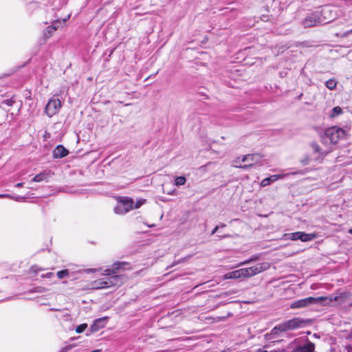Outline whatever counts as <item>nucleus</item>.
I'll return each instance as SVG.
<instances>
[{
    "label": "nucleus",
    "mask_w": 352,
    "mask_h": 352,
    "mask_svg": "<svg viewBox=\"0 0 352 352\" xmlns=\"http://www.w3.org/2000/svg\"><path fill=\"white\" fill-rule=\"evenodd\" d=\"M92 287L94 289H105L106 285L103 278L96 280L92 283Z\"/></svg>",
    "instance_id": "18"
},
{
    "label": "nucleus",
    "mask_w": 352,
    "mask_h": 352,
    "mask_svg": "<svg viewBox=\"0 0 352 352\" xmlns=\"http://www.w3.org/2000/svg\"><path fill=\"white\" fill-rule=\"evenodd\" d=\"M314 160L309 156H305L302 159L300 160V162L302 165L306 166L310 164V162Z\"/></svg>",
    "instance_id": "24"
},
{
    "label": "nucleus",
    "mask_w": 352,
    "mask_h": 352,
    "mask_svg": "<svg viewBox=\"0 0 352 352\" xmlns=\"http://www.w3.org/2000/svg\"><path fill=\"white\" fill-rule=\"evenodd\" d=\"M258 258L259 257H258V255H254L250 258H249L248 260H246V261H243V263H240V265H242L250 263H251L252 261L258 260Z\"/></svg>",
    "instance_id": "27"
},
{
    "label": "nucleus",
    "mask_w": 352,
    "mask_h": 352,
    "mask_svg": "<svg viewBox=\"0 0 352 352\" xmlns=\"http://www.w3.org/2000/svg\"><path fill=\"white\" fill-rule=\"evenodd\" d=\"M31 270L34 272H37L38 270H41L40 269L38 268L37 266L34 265V266H32L31 267Z\"/></svg>",
    "instance_id": "33"
},
{
    "label": "nucleus",
    "mask_w": 352,
    "mask_h": 352,
    "mask_svg": "<svg viewBox=\"0 0 352 352\" xmlns=\"http://www.w3.org/2000/svg\"><path fill=\"white\" fill-rule=\"evenodd\" d=\"M62 22L59 20L54 21L51 25H49L44 32V36L46 38H50L54 32L58 30Z\"/></svg>",
    "instance_id": "13"
},
{
    "label": "nucleus",
    "mask_w": 352,
    "mask_h": 352,
    "mask_svg": "<svg viewBox=\"0 0 352 352\" xmlns=\"http://www.w3.org/2000/svg\"><path fill=\"white\" fill-rule=\"evenodd\" d=\"M228 235H224L223 237L225 238V237H228Z\"/></svg>",
    "instance_id": "42"
},
{
    "label": "nucleus",
    "mask_w": 352,
    "mask_h": 352,
    "mask_svg": "<svg viewBox=\"0 0 352 352\" xmlns=\"http://www.w3.org/2000/svg\"><path fill=\"white\" fill-rule=\"evenodd\" d=\"M351 32H352V29H351L350 31H349V32H347L344 33V36H346V35H348L349 34H350V33H351Z\"/></svg>",
    "instance_id": "38"
},
{
    "label": "nucleus",
    "mask_w": 352,
    "mask_h": 352,
    "mask_svg": "<svg viewBox=\"0 0 352 352\" xmlns=\"http://www.w3.org/2000/svg\"><path fill=\"white\" fill-rule=\"evenodd\" d=\"M52 172L50 170H45L41 173L36 175L32 179V182H41L43 181H47L48 178L51 176Z\"/></svg>",
    "instance_id": "14"
},
{
    "label": "nucleus",
    "mask_w": 352,
    "mask_h": 352,
    "mask_svg": "<svg viewBox=\"0 0 352 352\" xmlns=\"http://www.w3.org/2000/svg\"><path fill=\"white\" fill-rule=\"evenodd\" d=\"M307 323V321L300 318H294L280 324V327L283 331H287L289 330H294L303 327Z\"/></svg>",
    "instance_id": "9"
},
{
    "label": "nucleus",
    "mask_w": 352,
    "mask_h": 352,
    "mask_svg": "<svg viewBox=\"0 0 352 352\" xmlns=\"http://www.w3.org/2000/svg\"><path fill=\"white\" fill-rule=\"evenodd\" d=\"M349 233L352 234V229L349 230Z\"/></svg>",
    "instance_id": "40"
},
{
    "label": "nucleus",
    "mask_w": 352,
    "mask_h": 352,
    "mask_svg": "<svg viewBox=\"0 0 352 352\" xmlns=\"http://www.w3.org/2000/svg\"><path fill=\"white\" fill-rule=\"evenodd\" d=\"M286 239L296 241L300 239L301 241L306 242L310 241L316 237L314 233H305L303 232H296L292 233H287L284 235Z\"/></svg>",
    "instance_id": "10"
},
{
    "label": "nucleus",
    "mask_w": 352,
    "mask_h": 352,
    "mask_svg": "<svg viewBox=\"0 0 352 352\" xmlns=\"http://www.w3.org/2000/svg\"><path fill=\"white\" fill-rule=\"evenodd\" d=\"M23 184H24V183L21 182V183L16 184L15 186L17 188H21V187L23 186Z\"/></svg>",
    "instance_id": "36"
},
{
    "label": "nucleus",
    "mask_w": 352,
    "mask_h": 352,
    "mask_svg": "<svg viewBox=\"0 0 352 352\" xmlns=\"http://www.w3.org/2000/svg\"><path fill=\"white\" fill-rule=\"evenodd\" d=\"M67 19H63V22L66 21V20H67Z\"/></svg>",
    "instance_id": "41"
},
{
    "label": "nucleus",
    "mask_w": 352,
    "mask_h": 352,
    "mask_svg": "<svg viewBox=\"0 0 352 352\" xmlns=\"http://www.w3.org/2000/svg\"><path fill=\"white\" fill-rule=\"evenodd\" d=\"M48 289L44 287H34V289H32L31 290L32 292H38V293H42V292H47Z\"/></svg>",
    "instance_id": "26"
},
{
    "label": "nucleus",
    "mask_w": 352,
    "mask_h": 352,
    "mask_svg": "<svg viewBox=\"0 0 352 352\" xmlns=\"http://www.w3.org/2000/svg\"><path fill=\"white\" fill-rule=\"evenodd\" d=\"M73 347L72 345H68L65 346L60 349V352H67L69 350H70Z\"/></svg>",
    "instance_id": "31"
},
{
    "label": "nucleus",
    "mask_w": 352,
    "mask_h": 352,
    "mask_svg": "<svg viewBox=\"0 0 352 352\" xmlns=\"http://www.w3.org/2000/svg\"><path fill=\"white\" fill-rule=\"evenodd\" d=\"M327 300V298L325 296H320V297H307L305 298L299 299L298 300L294 301L290 304L291 309H305L309 307L314 305L322 304L324 301Z\"/></svg>",
    "instance_id": "6"
},
{
    "label": "nucleus",
    "mask_w": 352,
    "mask_h": 352,
    "mask_svg": "<svg viewBox=\"0 0 352 352\" xmlns=\"http://www.w3.org/2000/svg\"><path fill=\"white\" fill-rule=\"evenodd\" d=\"M337 84H338V82L335 79H333V78L327 80L325 82L326 87L330 90L335 89L337 86Z\"/></svg>",
    "instance_id": "19"
},
{
    "label": "nucleus",
    "mask_w": 352,
    "mask_h": 352,
    "mask_svg": "<svg viewBox=\"0 0 352 352\" xmlns=\"http://www.w3.org/2000/svg\"><path fill=\"white\" fill-rule=\"evenodd\" d=\"M331 12L330 7L324 6L320 12L316 11L309 14L302 21V23L305 28L328 23L331 21V19L328 18L327 15Z\"/></svg>",
    "instance_id": "2"
},
{
    "label": "nucleus",
    "mask_w": 352,
    "mask_h": 352,
    "mask_svg": "<svg viewBox=\"0 0 352 352\" xmlns=\"http://www.w3.org/2000/svg\"><path fill=\"white\" fill-rule=\"evenodd\" d=\"M69 151L63 146L58 145L53 151L54 158H62L67 156Z\"/></svg>",
    "instance_id": "15"
},
{
    "label": "nucleus",
    "mask_w": 352,
    "mask_h": 352,
    "mask_svg": "<svg viewBox=\"0 0 352 352\" xmlns=\"http://www.w3.org/2000/svg\"><path fill=\"white\" fill-rule=\"evenodd\" d=\"M342 109L340 107H335L333 108L331 111V113L330 114V116L331 118H335L340 114L342 113Z\"/></svg>",
    "instance_id": "20"
},
{
    "label": "nucleus",
    "mask_w": 352,
    "mask_h": 352,
    "mask_svg": "<svg viewBox=\"0 0 352 352\" xmlns=\"http://www.w3.org/2000/svg\"><path fill=\"white\" fill-rule=\"evenodd\" d=\"M85 271H86L87 273H94V272H96L97 270L96 269L89 268V269H87Z\"/></svg>",
    "instance_id": "34"
},
{
    "label": "nucleus",
    "mask_w": 352,
    "mask_h": 352,
    "mask_svg": "<svg viewBox=\"0 0 352 352\" xmlns=\"http://www.w3.org/2000/svg\"><path fill=\"white\" fill-rule=\"evenodd\" d=\"M186 182V179L184 176L177 177L175 179V186H182L184 185Z\"/></svg>",
    "instance_id": "21"
},
{
    "label": "nucleus",
    "mask_w": 352,
    "mask_h": 352,
    "mask_svg": "<svg viewBox=\"0 0 352 352\" xmlns=\"http://www.w3.org/2000/svg\"><path fill=\"white\" fill-rule=\"evenodd\" d=\"M261 159L262 156L260 153L247 154L241 156V161L245 163V164H238V162H240V157H237L234 161L233 166L243 170H248L260 163Z\"/></svg>",
    "instance_id": "5"
},
{
    "label": "nucleus",
    "mask_w": 352,
    "mask_h": 352,
    "mask_svg": "<svg viewBox=\"0 0 352 352\" xmlns=\"http://www.w3.org/2000/svg\"><path fill=\"white\" fill-rule=\"evenodd\" d=\"M146 202L145 199H139L136 201L135 204L133 203V209L139 208L142 205H143Z\"/></svg>",
    "instance_id": "29"
},
{
    "label": "nucleus",
    "mask_w": 352,
    "mask_h": 352,
    "mask_svg": "<svg viewBox=\"0 0 352 352\" xmlns=\"http://www.w3.org/2000/svg\"><path fill=\"white\" fill-rule=\"evenodd\" d=\"M240 157V162H238V164H242V161H241V157Z\"/></svg>",
    "instance_id": "39"
},
{
    "label": "nucleus",
    "mask_w": 352,
    "mask_h": 352,
    "mask_svg": "<svg viewBox=\"0 0 352 352\" xmlns=\"http://www.w3.org/2000/svg\"><path fill=\"white\" fill-rule=\"evenodd\" d=\"M107 320V318H106V317L96 319L94 321V324H92L91 329L94 331H97L99 329L104 327Z\"/></svg>",
    "instance_id": "17"
},
{
    "label": "nucleus",
    "mask_w": 352,
    "mask_h": 352,
    "mask_svg": "<svg viewBox=\"0 0 352 352\" xmlns=\"http://www.w3.org/2000/svg\"><path fill=\"white\" fill-rule=\"evenodd\" d=\"M314 344L307 342L305 344L298 347L294 352H314Z\"/></svg>",
    "instance_id": "16"
},
{
    "label": "nucleus",
    "mask_w": 352,
    "mask_h": 352,
    "mask_svg": "<svg viewBox=\"0 0 352 352\" xmlns=\"http://www.w3.org/2000/svg\"><path fill=\"white\" fill-rule=\"evenodd\" d=\"M133 209V199L128 197H119L118 204L114 208L115 213L124 214Z\"/></svg>",
    "instance_id": "7"
},
{
    "label": "nucleus",
    "mask_w": 352,
    "mask_h": 352,
    "mask_svg": "<svg viewBox=\"0 0 352 352\" xmlns=\"http://www.w3.org/2000/svg\"><path fill=\"white\" fill-rule=\"evenodd\" d=\"M294 174H295V173H287V174H278V175H271L268 177L263 179L261 182V186L263 187L267 186L270 185L271 183L274 182L275 181H276L279 179H283L289 175H294Z\"/></svg>",
    "instance_id": "12"
},
{
    "label": "nucleus",
    "mask_w": 352,
    "mask_h": 352,
    "mask_svg": "<svg viewBox=\"0 0 352 352\" xmlns=\"http://www.w3.org/2000/svg\"><path fill=\"white\" fill-rule=\"evenodd\" d=\"M282 328L280 327V324L274 327L272 330V334L276 335L278 334L279 332H283Z\"/></svg>",
    "instance_id": "28"
},
{
    "label": "nucleus",
    "mask_w": 352,
    "mask_h": 352,
    "mask_svg": "<svg viewBox=\"0 0 352 352\" xmlns=\"http://www.w3.org/2000/svg\"><path fill=\"white\" fill-rule=\"evenodd\" d=\"M60 107V100L58 98H52L48 101L45 107V113L48 117L51 118L58 113Z\"/></svg>",
    "instance_id": "11"
},
{
    "label": "nucleus",
    "mask_w": 352,
    "mask_h": 352,
    "mask_svg": "<svg viewBox=\"0 0 352 352\" xmlns=\"http://www.w3.org/2000/svg\"><path fill=\"white\" fill-rule=\"evenodd\" d=\"M345 135V132L343 129L333 126L327 129L323 136L321 137V143L322 144H336L340 139L342 138Z\"/></svg>",
    "instance_id": "4"
},
{
    "label": "nucleus",
    "mask_w": 352,
    "mask_h": 352,
    "mask_svg": "<svg viewBox=\"0 0 352 352\" xmlns=\"http://www.w3.org/2000/svg\"><path fill=\"white\" fill-rule=\"evenodd\" d=\"M53 276H54V273H52V272H47L45 274L41 275L42 278H50Z\"/></svg>",
    "instance_id": "32"
},
{
    "label": "nucleus",
    "mask_w": 352,
    "mask_h": 352,
    "mask_svg": "<svg viewBox=\"0 0 352 352\" xmlns=\"http://www.w3.org/2000/svg\"><path fill=\"white\" fill-rule=\"evenodd\" d=\"M128 265L129 263L126 262H116L113 265L112 269L104 270L103 275L107 276V277L103 278L106 288L120 285L122 283V276L117 275V274L119 270L124 269V267Z\"/></svg>",
    "instance_id": "3"
},
{
    "label": "nucleus",
    "mask_w": 352,
    "mask_h": 352,
    "mask_svg": "<svg viewBox=\"0 0 352 352\" xmlns=\"http://www.w3.org/2000/svg\"><path fill=\"white\" fill-rule=\"evenodd\" d=\"M219 228H225L226 226V225L223 223H221L219 226Z\"/></svg>",
    "instance_id": "37"
},
{
    "label": "nucleus",
    "mask_w": 352,
    "mask_h": 352,
    "mask_svg": "<svg viewBox=\"0 0 352 352\" xmlns=\"http://www.w3.org/2000/svg\"><path fill=\"white\" fill-rule=\"evenodd\" d=\"M268 267V263H263L250 267L241 268L239 270L226 273L223 275V279L228 280L250 278L267 270Z\"/></svg>",
    "instance_id": "1"
},
{
    "label": "nucleus",
    "mask_w": 352,
    "mask_h": 352,
    "mask_svg": "<svg viewBox=\"0 0 352 352\" xmlns=\"http://www.w3.org/2000/svg\"><path fill=\"white\" fill-rule=\"evenodd\" d=\"M14 102L15 101L12 98H9V99H6V100H3L2 101V104H6L7 106H9V107H11V106L13 105Z\"/></svg>",
    "instance_id": "30"
},
{
    "label": "nucleus",
    "mask_w": 352,
    "mask_h": 352,
    "mask_svg": "<svg viewBox=\"0 0 352 352\" xmlns=\"http://www.w3.org/2000/svg\"><path fill=\"white\" fill-rule=\"evenodd\" d=\"M0 198H9V199H14L15 201H19L21 199H23L24 198L22 197H14L12 195H9V194H0Z\"/></svg>",
    "instance_id": "22"
},
{
    "label": "nucleus",
    "mask_w": 352,
    "mask_h": 352,
    "mask_svg": "<svg viewBox=\"0 0 352 352\" xmlns=\"http://www.w3.org/2000/svg\"><path fill=\"white\" fill-rule=\"evenodd\" d=\"M324 146H320L318 143L314 142H311L310 146L313 149L314 152L318 155L314 157V160L318 163H321L325 156L332 151L331 145L322 144Z\"/></svg>",
    "instance_id": "8"
},
{
    "label": "nucleus",
    "mask_w": 352,
    "mask_h": 352,
    "mask_svg": "<svg viewBox=\"0 0 352 352\" xmlns=\"http://www.w3.org/2000/svg\"><path fill=\"white\" fill-rule=\"evenodd\" d=\"M87 327V324H85V323L81 324H80V325L76 327V332L78 333H82L86 329Z\"/></svg>",
    "instance_id": "25"
},
{
    "label": "nucleus",
    "mask_w": 352,
    "mask_h": 352,
    "mask_svg": "<svg viewBox=\"0 0 352 352\" xmlns=\"http://www.w3.org/2000/svg\"><path fill=\"white\" fill-rule=\"evenodd\" d=\"M69 275V270H64L57 272V276L58 278L62 279Z\"/></svg>",
    "instance_id": "23"
},
{
    "label": "nucleus",
    "mask_w": 352,
    "mask_h": 352,
    "mask_svg": "<svg viewBox=\"0 0 352 352\" xmlns=\"http://www.w3.org/2000/svg\"><path fill=\"white\" fill-rule=\"evenodd\" d=\"M351 305H352V303H351Z\"/></svg>",
    "instance_id": "43"
},
{
    "label": "nucleus",
    "mask_w": 352,
    "mask_h": 352,
    "mask_svg": "<svg viewBox=\"0 0 352 352\" xmlns=\"http://www.w3.org/2000/svg\"><path fill=\"white\" fill-rule=\"evenodd\" d=\"M218 229H219V226H215L214 228V229L212 230L211 234H215L217 232Z\"/></svg>",
    "instance_id": "35"
}]
</instances>
